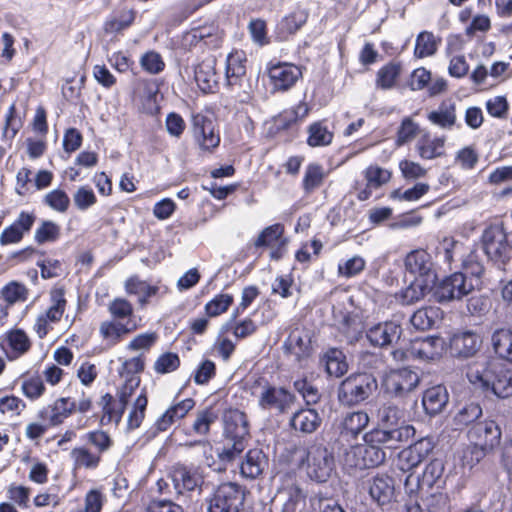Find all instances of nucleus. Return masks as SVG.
Wrapping results in <instances>:
<instances>
[{"label": "nucleus", "mask_w": 512, "mask_h": 512, "mask_svg": "<svg viewBox=\"0 0 512 512\" xmlns=\"http://www.w3.org/2000/svg\"><path fill=\"white\" fill-rule=\"evenodd\" d=\"M410 430L400 431L371 430L364 435V443L351 446L344 455L347 467L355 469L373 468L386 459L384 448H395L398 443L406 442Z\"/></svg>", "instance_id": "nucleus-1"}, {"label": "nucleus", "mask_w": 512, "mask_h": 512, "mask_svg": "<svg viewBox=\"0 0 512 512\" xmlns=\"http://www.w3.org/2000/svg\"><path fill=\"white\" fill-rule=\"evenodd\" d=\"M293 458L305 469L311 480L319 483L326 482L335 469L333 453L321 444L296 446L293 449Z\"/></svg>", "instance_id": "nucleus-2"}, {"label": "nucleus", "mask_w": 512, "mask_h": 512, "mask_svg": "<svg viewBox=\"0 0 512 512\" xmlns=\"http://www.w3.org/2000/svg\"><path fill=\"white\" fill-rule=\"evenodd\" d=\"M467 377L474 386L491 391L499 398L512 396V370L498 363L474 365L469 368Z\"/></svg>", "instance_id": "nucleus-3"}, {"label": "nucleus", "mask_w": 512, "mask_h": 512, "mask_svg": "<svg viewBox=\"0 0 512 512\" xmlns=\"http://www.w3.org/2000/svg\"><path fill=\"white\" fill-rule=\"evenodd\" d=\"M224 435L228 441L219 453L222 461L230 462L245 449V440L249 435V424L244 412L229 408L223 414Z\"/></svg>", "instance_id": "nucleus-4"}, {"label": "nucleus", "mask_w": 512, "mask_h": 512, "mask_svg": "<svg viewBox=\"0 0 512 512\" xmlns=\"http://www.w3.org/2000/svg\"><path fill=\"white\" fill-rule=\"evenodd\" d=\"M376 389L377 381L372 374H352L341 382L338 400L345 406H354L368 399Z\"/></svg>", "instance_id": "nucleus-5"}, {"label": "nucleus", "mask_w": 512, "mask_h": 512, "mask_svg": "<svg viewBox=\"0 0 512 512\" xmlns=\"http://www.w3.org/2000/svg\"><path fill=\"white\" fill-rule=\"evenodd\" d=\"M476 287V283L462 272L453 273L439 283L433 285L432 297L440 303L461 300L469 295Z\"/></svg>", "instance_id": "nucleus-6"}, {"label": "nucleus", "mask_w": 512, "mask_h": 512, "mask_svg": "<svg viewBox=\"0 0 512 512\" xmlns=\"http://www.w3.org/2000/svg\"><path fill=\"white\" fill-rule=\"evenodd\" d=\"M253 394L257 395L258 405L263 410L284 413L293 403L294 396L282 387L270 385L266 381L255 382Z\"/></svg>", "instance_id": "nucleus-7"}, {"label": "nucleus", "mask_w": 512, "mask_h": 512, "mask_svg": "<svg viewBox=\"0 0 512 512\" xmlns=\"http://www.w3.org/2000/svg\"><path fill=\"white\" fill-rule=\"evenodd\" d=\"M243 499L240 486L231 482L223 483L207 500V512H239Z\"/></svg>", "instance_id": "nucleus-8"}, {"label": "nucleus", "mask_w": 512, "mask_h": 512, "mask_svg": "<svg viewBox=\"0 0 512 512\" xmlns=\"http://www.w3.org/2000/svg\"><path fill=\"white\" fill-rule=\"evenodd\" d=\"M484 252L494 262L506 263L510 258V243L505 230L499 225L487 227L482 234Z\"/></svg>", "instance_id": "nucleus-9"}, {"label": "nucleus", "mask_w": 512, "mask_h": 512, "mask_svg": "<svg viewBox=\"0 0 512 512\" xmlns=\"http://www.w3.org/2000/svg\"><path fill=\"white\" fill-rule=\"evenodd\" d=\"M267 75L273 92H285L302 77V70L299 66L288 62L269 63Z\"/></svg>", "instance_id": "nucleus-10"}, {"label": "nucleus", "mask_w": 512, "mask_h": 512, "mask_svg": "<svg viewBox=\"0 0 512 512\" xmlns=\"http://www.w3.org/2000/svg\"><path fill=\"white\" fill-rule=\"evenodd\" d=\"M67 301L62 287H55L50 291V306L37 316L34 330L39 338H44L49 331V324L59 322L66 309Z\"/></svg>", "instance_id": "nucleus-11"}, {"label": "nucleus", "mask_w": 512, "mask_h": 512, "mask_svg": "<svg viewBox=\"0 0 512 512\" xmlns=\"http://www.w3.org/2000/svg\"><path fill=\"white\" fill-rule=\"evenodd\" d=\"M192 133L196 144L202 151L212 152L220 144V134L214 121L203 114L193 115Z\"/></svg>", "instance_id": "nucleus-12"}, {"label": "nucleus", "mask_w": 512, "mask_h": 512, "mask_svg": "<svg viewBox=\"0 0 512 512\" xmlns=\"http://www.w3.org/2000/svg\"><path fill=\"white\" fill-rule=\"evenodd\" d=\"M306 494L303 492L295 477L286 475L274 497V502L281 506V512H297L300 505H304Z\"/></svg>", "instance_id": "nucleus-13"}, {"label": "nucleus", "mask_w": 512, "mask_h": 512, "mask_svg": "<svg viewBox=\"0 0 512 512\" xmlns=\"http://www.w3.org/2000/svg\"><path fill=\"white\" fill-rule=\"evenodd\" d=\"M417 372L409 368L392 369L383 378V386L387 393L402 397L413 391L419 384Z\"/></svg>", "instance_id": "nucleus-14"}, {"label": "nucleus", "mask_w": 512, "mask_h": 512, "mask_svg": "<svg viewBox=\"0 0 512 512\" xmlns=\"http://www.w3.org/2000/svg\"><path fill=\"white\" fill-rule=\"evenodd\" d=\"M169 478L177 494L201 490L204 483L203 476L197 467L182 464H176L171 468Z\"/></svg>", "instance_id": "nucleus-15"}, {"label": "nucleus", "mask_w": 512, "mask_h": 512, "mask_svg": "<svg viewBox=\"0 0 512 512\" xmlns=\"http://www.w3.org/2000/svg\"><path fill=\"white\" fill-rule=\"evenodd\" d=\"M501 430L492 420L477 422L468 431V439L482 451H490L500 442Z\"/></svg>", "instance_id": "nucleus-16"}, {"label": "nucleus", "mask_w": 512, "mask_h": 512, "mask_svg": "<svg viewBox=\"0 0 512 512\" xmlns=\"http://www.w3.org/2000/svg\"><path fill=\"white\" fill-rule=\"evenodd\" d=\"M435 442L431 437H423L399 453L398 468L409 471L422 463L433 451Z\"/></svg>", "instance_id": "nucleus-17"}, {"label": "nucleus", "mask_w": 512, "mask_h": 512, "mask_svg": "<svg viewBox=\"0 0 512 512\" xmlns=\"http://www.w3.org/2000/svg\"><path fill=\"white\" fill-rule=\"evenodd\" d=\"M145 358L143 354L125 359L118 369L120 378L123 380L122 398L131 396L133 391L140 385V373L144 370Z\"/></svg>", "instance_id": "nucleus-18"}, {"label": "nucleus", "mask_w": 512, "mask_h": 512, "mask_svg": "<svg viewBox=\"0 0 512 512\" xmlns=\"http://www.w3.org/2000/svg\"><path fill=\"white\" fill-rule=\"evenodd\" d=\"M194 80L203 93H214L218 88L219 77L216 72V58L207 55L193 67Z\"/></svg>", "instance_id": "nucleus-19"}, {"label": "nucleus", "mask_w": 512, "mask_h": 512, "mask_svg": "<svg viewBox=\"0 0 512 512\" xmlns=\"http://www.w3.org/2000/svg\"><path fill=\"white\" fill-rule=\"evenodd\" d=\"M405 268L416 278H423L427 281L435 282L437 279L436 272L430 254L423 250L417 249L408 253L404 260Z\"/></svg>", "instance_id": "nucleus-20"}, {"label": "nucleus", "mask_w": 512, "mask_h": 512, "mask_svg": "<svg viewBox=\"0 0 512 512\" xmlns=\"http://www.w3.org/2000/svg\"><path fill=\"white\" fill-rule=\"evenodd\" d=\"M446 349V343L439 336H430L423 339L414 340L411 343L410 356L419 360L439 359Z\"/></svg>", "instance_id": "nucleus-21"}, {"label": "nucleus", "mask_w": 512, "mask_h": 512, "mask_svg": "<svg viewBox=\"0 0 512 512\" xmlns=\"http://www.w3.org/2000/svg\"><path fill=\"white\" fill-rule=\"evenodd\" d=\"M402 334V328L393 321L379 323L366 332L369 343L375 347H385L397 342Z\"/></svg>", "instance_id": "nucleus-22"}, {"label": "nucleus", "mask_w": 512, "mask_h": 512, "mask_svg": "<svg viewBox=\"0 0 512 512\" xmlns=\"http://www.w3.org/2000/svg\"><path fill=\"white\" fill-rule=\"evenodd\" d=\"M76 409V403L67 397H62L52 404L43 407L38 412V417L50 426H57L64 422Z\"/></svg>", "instance_id": "nucleus-23"}, {"label": "nucleus", "mask_w": 512, "mask_h": 512, "mask_svg": "<svg viewBox=\"0 0 512 512\" xmlns=\"http://www.w3.org/2000/svg\"><path fill=\"white\" fill-rule=\"evenodd\" d=\"M137 326L135 324L121 323L115 320H105L100 323L99 335L106 348H112L120 343L124 337L133 331Z\"/></svg>", "instance_id": "nucleus-24"}, {"label": "nucleus", "mask_w": 512, "mask_h": 512, "mask_svg": "<svg viewBox=\"0 0 512 512\" xmlns=\"http://www.w3.org/2000/svg\"><path fill=\"white\" fill-rule=\"evenodd\" d=\"M36 217L33 213L21 212L17 219L0 234V244L9 245L19 243L25 233L32 228Z\"/></svg>", "instance_id": "nucleus-25"}, {"label": "nucleus", "mask_w": 512, "mask_h": 512, "mask_svg": "<svg viewBox=\"0 0 512 512\" xmlns=\"http://www.w3.org/2000/svg\"><path fill=\"white\" fill-rule=\"evenodd\" d=\"M481 343V338L474 332L454 334L450 339L451 354L456 357H471L480 349Z\"/></svg>", "instance_id": "nucleus-26"}, {"label": "nucleus", "mask_w": 512, "mask_h": 512, "mask_svg": "<svg viewBox=\"0 0 512 512\" xmlns=\"http://www.w3.org/2000/svg\"><path fill=\"white\" fill-rule=\"evenodd\" d=\"M369 494L378 505L391 503L395 497L393 478L386 474H378L369 482Z\"/></svg>", "instance_id": "nucleus-27"}, {"label": "nucleus", "mask_w": 512, "mask_h": 512, "mask_svg": "<svg viewBox=\"0 0 512 512\" xmlns=\"http://www.w3.org/2000/svg\"><path fill=\"white\" fill-rule=\"evenodd\" d=\"M403 412L394 405H384L378 411V419L380 428L376 430L382 431H400L401 429L407 428L410 430V434L407 437V441L412 438L415 434V428L412 425L400 424V419Z\"/></svg>", "instance_id": "nucleus-28"}, {"label": "nucleus", "mask_w": 512, "mask_h": 512, "mask_svg": "<svg viewBox=\"0 0 512 512\" xmlns=\"http://www.w3.org/2000/svg\"><path fill=\"white\" fill-rule=\"evenodd\" d=\"M309 333L304 329L295 328L284 342V349L295 357L298 362L309 356L311 346Z\"/></svg>", "instance_id": "nucleus-29"}, {"label": "nucleus", "mask_w": 512, "mask_h": 512, "mask_svg": "<svg viewBox=\"0 0 512 512\" xmlns=\"http://www.w3.org/2000/svg\"><path fill=\"white\" fill-rule=\"evenodd\" d=\"M245 54L242 51H234L227 56L225 85L231 89L241 87L246 75Z\"/></svg>", "instance_id": "nucleus-30"}, {"label": "nucleus", "mask_w": 512, "mask_h": 512, "mask_svg": "<svg viewBox=\"0 0 512 512\" xmlns=\"http://www.w3.org/2000/svg\"><path fill=\"white\" fill-rule=\"evenodd\" d=\"M446 136H432L425 132L416 143L418 155L425 160L441 157L445 153Z\"/></svg>", "instance_id": "nucleus-31"}, {"label": "nucleus", "mask_w": 512, "mask_h": 512, "mask_svg": "<svg viewBox=\"0 0 512 512\" xmlns=\"http://www.w3.org/2000/svg\"><path fill=\"white\" fill-rule=\"evenodd\" d=\"M129 397L130 396H125L122 398V390L119 392V400H115L113 396L108 393L103 395L99 402L103 411L101 422L103 424L111 422L118 424L121 421Z\"/></svg>", "instance_id": "nucleus-32"}, {"label": "nucleus", "mask_w": 512, "mask_h": 512, "mask_svg": "<svg viewBox=\"0 0 512 512\" xmlns=\"http://www.w3.org/2000/svg\"><path fill=\"white\" fill-rule=\"evenodd\" d=\"M448 392L443 385H436L425 390L422 405L429 415H436L443 411L448 403Z\"/></svg>", "instance_id": "nucleus-33"}, {"label": "nucleus", "mask_w": 512, "mask_h": 512, "mask_svg": "<svg viewBox=\"0 0 512 512\" xmlns=\"http://www.w3.org/2000/svg\"><path fill=\"white\" fill-rule=\"evenodd\" d=\"M427 119L442 129H452L457 121L456 103L452 100L443 101L437 109L428 113Z\"/></svg>", "instance_id": "nucleus-34"}, {"label": "nucleus", "mask_w": 512, "mask_h": 512, "mask_svg": "<svg viewBox=\"0 0 512 512\" xmlns=\"http://www.w3.org/2000/svg\"><path fill=\"white\" fill-rule=\"evenodd\" d=\"M321 421L316 410L307 408L295 412L290 420V425L295 431L311 434L318 429Z\"/></svg>", "instance_id": "nucleus-35"}, {"label": "nucleus", "mask_w": 512, "mask_h": 512, "mask_svg": "<svg viewBox=\"0 0 512 512\" xmlns=\"http://www.w3.org/2000/svg\"><path fill=\"white\" fill-rule=\"evenodd\" d=\"M30 348L27 334L20 329L11 330L6 334L3 349L10 359H16L26 353Z\"/></svg>", "instance_id": "nucleus-36"}, {"label": "nucleus", "mask_w": 512, "mask_h": 512, "mask_svg": "<svg viewBox=\"0 0 512 512\" xmlns=\"http://www.w3.org/2000/svg\"><path fill=\"white\" fill-rule=\"evenodd\" d=\"M443 318V311L436 306L418 309L410 318L412 326L421 331L433 328Z\"/></svg>", "instance_id": "nucleus-37"}, {"label": "nucleus", "mask_w": 512, "mask_h": 512, "mask_svg": "<svg viewBox=\"0 0 512 512\" xmlns=\"http://www.w3.org/2000/svg\"><path fill=\"white\" fill-rule=\"evenodd\" d=\"M435 282L427 281L423 278H415L409 286L403 289L400 293V300L403 304H414L432 292Z\"/></svg>", "instance_id": "nucleus-38"}, {"label": "nucleus", "mask_w": 512, "mask_h": 512, "mask_svg": "<svg viewBox=\"0 0 512 512\" xmlns=\"http://www.w3.org/2000/svg\"><path fill=\"white\" fill-rule=\"evenodd\" d=\"M135 19V12L129 8L115 10L104 23V31L107 34H118L127 29Z\"/></svg>", "instance_id": "nucleus-39"}, {"label": "nucleus", "mask_w": 512, "mask_h": 512, "mask_svg": "<svg viewBox=\"0 0 512 512\" xmlns=\"http://www.w3.org/2000/svg\"><path fill=\"white\" fill-rule=\"evenodd\" d=\"M267 465L265 454L259 449H251L241 463V474L250 479L258 477Z\"/></svg>", "instance_id": "nucleus-40"}, {"label": "nucleus", "mask_w": 512, "mask_h": 512, "mask_svg": "<svg viewBox=\"0 0 512 512\" xmlns=\"http://www.w3.org/2000/svg\"><path fill=\"white\" fill-rule=\"evenodd\" d=\"M491 345L494 353L500 359L512 363V331L497 329L491 335Z\"/></svg>", "instance_id": "nucleus-41"}, {"label": "nucleus", "mask_w": 512, "mask_h": 512, "mask_svg": "<svg viewBox=\"0 0 512 512\" xmlns=\"http://www.w3.org/2000/svg\"><path fill=\"white\" fill-rule=\"evenodd\" d=\"M369 416L364 411L348 413L341 423V434L344 436L356 437L368 425Z\"/></svg>", "instance_id": "nucleus-42"}, {"label": "nucleus", "mask_w": 512, "mask_h": 512, "mask_svg": "<svg viewBox=\"0 0 512 512\" xmlns=\"http://www.w3.org/2000/svg\"><path fill=\"white\" fill-rule=\"evenodd\" d=\"M284 227L282 224L276 223L263 229L254 242L255 247H274L281 243L286 246L287 239L283 237Z\"/></svg>", "instance_id": "nucleus-43"}, {"label": "nucleus", "mask_w": 512, "mask_h": 512, "mask_svg": "<svg viewBox=\"0 0 512 512\" xmlns=\"http://www.w3.org/2000/svg\"><path fill=\"white\" fill-rule=\"evenodd\" d=\"M308 13L298 9L284 17L278 25V31L282 39L296 33L307 21Z\"/></svg>", "instance_id": "nucleus-44"}, {"label": "nucleus", "mask_w": 512, "mask_h": 512, "mask_svg": "<svg viewBox=\"0 0 512 512\" xmlns=\"http://www.w3.org/2000/svg\"><path fill=\"white\" fill-rule=\"evenodd\" d=\"M148 405L147 392L142 389L140 394L134 400L127 418V430L139 428L145 418V412Z\"/></svg>", "instance_id": "nucleus-45"}, {"label": "nucleus", "mask_w": 512, "mask_h": 512, "mask_svg": "<svg viewBox=\"0 0 512 512\" xmlns=\"http://www.w3.org/2000/svg\"><path fill=\"white\" fill-rule=\"evenodd\" d=\"M440 39L430 31H422L416 37L414 55L417 58H425L436 53Z\"/></svg>", "instance_id": "nucleus-46"}, {"label": "nucleus", "mask_w": 512, "mask_h": 512, "mask_svg": "<svg viewBox=\"0 0 512 512\" xmlns=\"http://www.w3.org/2000/svg\"><path fill=\"white\" fill-rule=\"evenodd\" d=\"M217 419L218 414L211 407L198 410L191 426L192 432L199 436H207L210 432L211 426L217 421Z\"/></svg>", "instance_id": "nucleus-47"}, {"label": "nucleus", "mask_w": 512, "mask_h": 512, "mask_svg": "<svg viewBox=\"0 0 512 512\" xmlns=\"http://www.w3.org/2000/svg\"><path fill=\"white\" fill-rule=\"evenodd\" d=\"M333 137V132L323 122H315L308 127L307 144L311 147L328 146L332 143Z\"/></svg>", "instance_id": "nucleus-48"}, {"label": "nucleus", "mask_w": 512, "mask_h": 512, "mask_svg": "<svg viewBox=\"0 0 512 512\" xmlns=\"http://www.w3.org/2000/svg\"><path fill=\"white\" fill-rule=\"evenodd\" d=\"M125 290L128 294L136 295L141 305H145L148 299L157 293L156 287L150 286L137 277H131L126 281Z\"/></svg>", "instance_id": "nucleus-49"}, {"label": "nucleus", "mask_w": 512, "mask_h": 512, "mask_svg": "<svg viewBox=\"0 0 512 512\" xmlns=\"http://www.w3.org/2000/svg\"><path fill=\"white\" fill-rule=\"evenodd\" d=\"M326 371L330 376L340 377L347 372L345 356L338 349H330L324 355Z\"/></svg>", "instance_id": "nucleus-50"}, {"label": "nucleus", "mask_w": 512, "mask_h": 512, "mask_svg": "<svg viewBox=\"0 0 512 512\" xmlns=\"http://www.w3.org/2000/svg\"><path fill=\"white\" fill-rule=\"evenodd\" d=\"M401 70V65L396 62L384 65L377 72L376 85L383 90L391 89L395 85Z\"/></svg>", "instance_id": "nucleus-51"}, {"label": "nucleus", "mask_w": 512, "mask_h": 512, "mask_svg": "<svg viewBox=\"0 0 512 512\" xmlns=\"http://www.w3.org/2000/svg\"><path fill=\"white\" fill-rule=\"evenodd\" d=\"M325 178V172L321 165L310 163L307 165L303 177V189L306 193H311L319 188Z\"/></svg>", "instance_id": "nucleus-52"}, {"label": "nucleus", "mask_w": 512, "mask_h": 512, "mask_svg": "<svg viewBox=\"0 0 512 512\" xmlns=\"http://www.w3.org/2000/svg\"><path fill=\"white\" fill-rule=\"evenodd\" d=\"M482 415V408L479 404L470 402L461 406L454 416V423L458 427L467 426L473 423Z\"/></svg>", "instance_id": "nucleus-53"}, {"label": "nucleus", "mask_w": 512, "mask_h": 512, "mask_svg": "<svg viewBox=\"0 0 512 512\" xmlns=\"http://www.w3.org/2000/svg\"><path fill=\"white\" fill-rule=\"evenodd\" d=\"M43 204L58 213H65L70 206V198L64 190L57 188L43 197Z\"/></svg>", "instance_id": "nucleus-54"}, {"label": "nucleus", "mask_w": 512, "mask_h": 512, "mask_svg": "<svg viewBox=\"0 0 512 512\" xmlns=\"http://www.w3.org/2000/svg\"><path fill=\"white\" fill-rule=\"evenodd\" d=\"M444 472V464L440 459H434L426 465L422 474V485L427 488H432L434 485L439 484L442 481V475Z\"/></svg>", "instance_id": "nucleus-55"}, {"label": "nucleus", "mask_w": 512, "mask_h": 512, "mask_svg": "<svg viewBox=\"0 0 512 512\" xmlns=\"http://www.w3.org/2000/svg\"><path fill=\"white\" fill-rule=\"evenodd\" d=\"M233 301V296L230 294H217L213 299L206 303L205 312L209 317H217L225 313L232 305Z\"/></svg>", "instance_id": "nucleus-56"}, {"label": "nucleus", "mask_w": 512, "mask_h": 512, "mask_svg": "<svg viewBox=\"0 0 512 512\" xmlns=\"http://www.w3.org/2000/svg\"><path fill=\"white\" fill-rule=\"evenodd\" d=\"M71 456L77 467L95 469L100 463V455L92 453L85 447H76L71 451Z\"/></svg>", "instance_id": "nucleus-57"}, {"label": "nucleus", "mask_w": 512, "mask_h": 512, "mask_svg": "<svg viewBox=\"0 0 512 512\" xmlns=\"http://www.w3.org/2000/svg\"><path fill=\"white\" fill-rule=\"evenodd\" d=\"M1 294L10 306L16 302L25 301L28 297V289L25 285L13 281L2 288Z\"/></svg>", "instance_id": "nucleus-58"}, {"label": "nucleus", "mask_w": 512, "mask_h": 512, "mask_svg": "<svg viewBox=\"0 0 512 512\" xmlns=\"http://www.w3.org/2000/svg\"><path fill=\"white\" fill-rule=\"evenodd\" d=\"M157 334L155 332H145L135 336L126 346V350L130 352H146L157 341Z\"/></svg>", "instance_id": "nucleus-59"}, {"label": "nucleus", "mask_w": 512, "mask_h": 512, "mask_svg": "<svg viewBox=\"0 0 512 512\" xmlns=\"http://www.w3.org/2000/svg\"><path fill=\"white\" fill-rule=\"evenodd\" d=\"M60 235V227L52 221H43L36 229L34 239L37 243L53 242Z\"/></svg>", "instance_id": "nucleus-60"}, {"label": "nucleus", "mask_w": 512, "mask_h": 512, "mask_svg": "<svg viewBox=\"0 0 512 512\" xmlns=\"http://www.w3.org/2000/svg\"><path fill=\"white\" fill-rule=\"evenodd\" d=\"M366 266V261L361 256L352 258L338 264V275L351 278L361 273Z\"/></svg>", "instance_id": "nucleus-61"}, {"label": "nucleus", "mask_w": 512, "mask_h": 512, "mask_svg": "<svg viewBox=\"0 0 512 512\" xmlns=\"http://www.w3.org/2000/svg\"><path fill=\"white\" fill-rule=\"evenodd\" d=\"M108 311L112 320L120 321L133 315V306L124 298H115L108 304Z\"/></svg>", "instance_id": "nucleus-62"}, {"label": "nucleus", "mask_w": 512, "mask_h": 512, "mask_svg": "<svg viewBox=\"0 0 512 512\" xmlns=\"http://www.w3.org/2000/svg\"><path fill=\"white\" fill-rule=\"evenodd\" d=\"M419 132V125L410 117H405L398 128L396 144L402 146L415 138Z\"/></svg>", "instance_id": "nucleus-63"}, {"label": "nucleus", "mask_w": 512, "mask_h": 512, "mask_svg": "<svg viewBox=\"0 0 512 512\" xmlns=\"http://www.w3.org/2000/svg\"><path fill=\"white\" fill-rule=\"evenodd\" d=\"M179 365V356L176 353L166 352L157 358L153 368L157 374H166L175 371Z\"/></svg>", "instance_id": "nucleus-64"}]
</instances>
